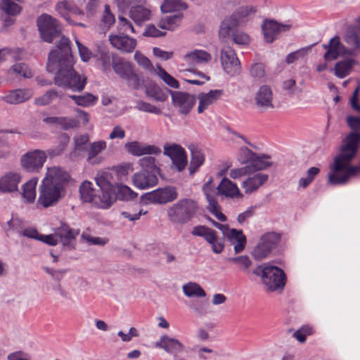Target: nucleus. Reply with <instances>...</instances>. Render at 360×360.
Wrapping results in <instances>:
<instances>
[{
  "label": "nucleus",
  "instance_id": "obj_64",
  "mask_svg": "<svg viewBox=\"0 0 360 360\" xmlns=\"http://www.w3.org/2000/svg\"><path fill=\"white\" fill-rule=\"evenodd\" d=\"M143 34L147 37H159L165 36L166 32L160 31L153 25H150L147 27Z\"/></svg>",
  "mask_w": 360,
  "mask_h": 360
},
{
  "label": "nucleus",
  "instance_id": "obj_62",
  "mask_svg": "<svg viewBox=\"0 0 360 360\" xmlns=\"http://www.w3.org/2000/svg\"><path fill=\"white\" fill-rule=\"evenodd\" d=\"M135 59L137 61L138 64L144 68L145 69L155 71L150 60L145 56L136 53L135 54Z\"/></svg>",
  "mask_w": 360,
  "mask_h": 360
},
{
  "label": "nucleus",
  "instance_id": "obj_35",
  "mask_svg": "<svg viewBox=\"0 0 360 360\" xmlns=\"http://www.w3.org/2000/svg\"><path fill=\"white\" fill-rule=\"evenodd\" d=\"M112 68L120 77L125 79L134 70L132 65L121 58L112 60Z\"/></svg>",
  "mask_w": 360,
  "mask_h": 360
},
{
  "label": "nucleus",
  "instance_id": "obj_7",
  "mask_svg": "<svg viewBox=\"0 0 360 360\" xmlns=\"http://www.w3.org/2000/svg\"><path fill=\"white\" fill-rule=\"evenodd\" d=\"M262 280L267 290H282L285 285L286 276L281 268L264 264Z\"/></svg>",
  "mask_w": 360,
  "mask_h": 360
},
{
  "label": "nucleus",
  "instance_id": "obj_34",
  "mask_svg": "<svg viewBox=\"0 0 360 360\" xmlns=\"http://www.w3.org/2000/svg\"><path fill=\"white\" fill-rule=\"evenodd\" d=\"M182 18L181 14L165 16L160 20L158 27L162 30L172 31L180 25Z\"/></svg>",
  "mask_w": 360,
  "mask_h": 360
},
{
  "label": "nucleus",
  "instance_id": "obj_25",
  "mask_svg": "<svg viewBox=\"0 0 360 360\" xmlns=\"http://www.w3.org/2000/svg\"><path fill=\"white\" fill-rule=\"evenodd\" d=\"M211 59V55L202 50H195L188 53L184 57V60L191 69L195 68L197 65L207 63Z\"/></svg>",
  "mask_w": 360,
  "mask_h": 360
},
{
  "label": "nucleus",
  "instance_id": "obj_1",
  "mask_svg": "<svg viewBox=\"0 0 360 360\" xmlns=\"http://www.w3.org/2000/svg\"><path fill=\"white\" fill-rule=\"evenodd\" d=\"M70 174L60 167L48 168L46 177L39 188L38 203L44 207L56 205L65 195V184Z\"/></svg>",
  "mask_w": 360,
  "mask_h": 360
},
{
  "label": "nucleus",
  "instance_id": "obj_5",
  "mask_svg": "<svg viewBox=\"0 0 360 360\" xmlns=\"http://www.w3.org/2000/svg\"><path fill=\"white\" fill-rule=\"evenodd\" d=\"M198 210V204L191 199H184L171 207L167 214L169 219L174 224H186L195 214Z\"/></svg>",
  "mask_w": 360,
  "mask_h": 360
},
{
  "label": "nucleus",
  "instance_id": "obj_29",
  "mask_svg": "<svg viewBox=\"0 0 360 360\" xmlns=\"http://www.w3.org/2000/svg\"><path fill=\"white\" fill-rule=\"evenodd\" d=\"M32 95V91L30 89H15L9 91L2 99L10 104H18L30 99Z\"/></svg>",
  "mask_w": 360,
  "mask_h": 360
},
{
  "label": "nucleus",
  "instance_id": "obj_37",
  "mask_svg": "<svg viewBox=\"0 0 360 360\" xmlns=\"http://www.w3.org/2000/svg\"><path fill=\"white\" fill-rule=\"evenodd\" d=\"M137 193L133 191L129 186L122 184H117L115 187V201L116 199L121 200H131L136 198Z\"/></svg>",
  "mask_w": 360,
  "mask_h": 360
},
{
  "label": "nucleus",
  "instance_id": "obj_41",
  "mask_svg": "<svg viewBox=\"0 0 360 360\" xmlns=\"http://www.w3.org/2000/svg\"><path fill=\"white\" fill-rule=\"evenodd\" d=\"M37 181L38 179L37 178H33L22 186V197L25 198L28 202H34L36 198V186Z\"/></svg>",
  "mask_w": 360,
  "mask_h": 360
},
{
  "label": "nucleus",
  "instance_id": "obj_43",
  "mask_svg": "<svg viewBox=\"0 0 360 360\" xmlns=\"http://www.w3.org/2000/svg\"><path fill=\"white\" fill-rule=\"evenodd\" d=\"M186 8L187 5L181 0H165L161 6V10L163 13L184 10Z\"/></svg>",
  "mask_w": 360,
  "mask_h": 360
},
{
  "label": "nucleus",
  "instance_id": "obj_49",
  "mask_svg": "<svg viewBox=\"0 0 360 360\" xmlns=\"http://www.w3.org/2000/svg\"><path fill=\"white\" fill-rule=\"evenodd\" d=\"M271 252V250L260 240L259 243L254 248L252 254L256 259L261 260L266 257Z\"/></svg>",
  "mask_w": 360,
  "mask_h": 360
},
{
  "label": "nucleus",
  "instance_id": "obj_2",
  "mask_svg": "<svg viewBox=\"0 0 360 360\" xmlns=\"http://www.w3.org/2000/svg\"><path fill=\"white\" fill-rule=\"evenodd\" d=\"M202 189L208 202V210L221 221H225L226 217L221 212V207L218 203L217 196L231 198H241L243 197L237 185L226 177L222 179L216 188L213 185V179L210 177L203 184Z\"/></svg>",
  "mask_w": 360,
  "mask_h": 360
},
{
  "label": "nucleus",
  "instance_id": "obj_28",
  "mask_svg": "<svg viewBox=\"0 0 360 360\" xmlns=\"http://www.w3.org/2000/svg\"><path fill=\"white\" fill-rule=\"evenodd\" d=\"M223 94L222 90H211L210 92L201 93L198 95L199 105L198 112L202 113L210 105L215 103Z\"/></svg>",
  "mask_w": 360,
  "mask_h": 360
},
{
  "label": "nucleus",
  "instance_id": "obj_53",
  "mask_svg": "<svg viewBox=\"0 0 360 360\" xmlns=\"http://www.w3.org/2000/svg\"><path fill=\"white\" fill-rule=\"evenodd\" d=\"M134 169L131 163H125L115 167V173L117 176L118 180L120 181H124L127 179L129 174Z\"/></svg>",
  "mask_w": 360,
  "mask_h": 360
},
{
  "label": "nucleus",
  "instance_id": "obj_56",
  "mask_svg": "<svg viewBox=\"0 0 360 360\" xmlns=\"http://www.w3.org/2000/svg\"><path fill=\"white\" fill-rule=\"evenodd\" d=\"M256 153L247 147L240 148L238 154V160L242 164L250 165Z\"/></svg>",
  "mask_w": 360,
  "mask_h": 360
},
{
  "label": "nucleus",
  "instance_id": "obj_60",
  "mask_svg": "<svg viewBox=\"0 0 360 360\" xmlns=\"http://www.w3.org/2000/svg\"><path fill=\"white\" fill-rule=\"evenodd\" d=\"M69 142V137L64 136L63 141L60 143L58 146L55 147L54 148L50 149L49 150V154L51 156H58L61 155L65 150L68 143Z\"/></svg>",
  "mask_w": 360,
  "mask_h": 360
},
{
  "label": "nucleus",
  "instance_id": "obj_3",
  "mask_svg": "<svg viewBox=\"0 0 360 360\" xmlns=\"http://www.w3.org/2000/svg\"><path fill=\"white\" fill-rule=\"evenodd\" d=\"M255 12L253 7H240L231 16L226 17L221 22L219 35L220 37L226 38L231 35L233 41L237 44L246 45L250 42V37L244 32L236 30L237 27L242 25L247 20L250 13Z\"/></svg>",
  "mask_w": 360,
  "mask_h": 360
},
{
  "label": "nucleus",
  "instance_id": "obj_27",
  "mask_svg": "<svg viewBox=\"0 0 360 360\" xmlns=\"http://www.w3.org/2000/svg\"><path fill=\"white\" fill-rule=\"evenodd\" d=\"M360 29L357 26H349L345 34V41L351 46L348 49L353 51V56L355 51H360Z\"/></svg>",
  "mask_w": 360,
  "mask_h": 360
},
{
  "label": "nucleus",
  "instance_id": "obj_52",
  "mask_svg": "<svg viewBox=\"0 0 360 360\" xmlns=\"http://www.w3.org/2000/svg\"><path fill=\"white\" fill-rule=\"evenodd\" d=\"M320 172L318 167H312L307 172V177L301 178L299 181V184L302 188H307L314 179L316 176Z\"/></svg>",
  "mask_w": 360,
  "mask_h": 360
},
{
  "label": "nucleus",
  "instance_id": "obj_14",
  "mask_svg": "<svg viewBox=\"0 0 360 360\" xmlns=\"http://www.w3.org/2000/svg\"><path fill=\"white\" fill-rule=\"evenodd\" d=\"M172 98L174 106L177 107L179 112L184 115L188 114L195 103V97L186 92H172Z\"/></svg>",
  "mask_w": 360,
  "mask_h": 360
},
{
  "label": "nucleus",
  "instance_id": "obj_58",
  "mask_svg": "<svg viewBox=\"0 0 360 360\" xmlns=\"http://www.w3.org/2000/svg\"><path fill=\"white\" fill-rule=\"evenodd\" d=\"M250 75L257 79H260L265 76V67L263 63H259L252 65L250 70Z\"/></svg>",
  "mask_w": 360,
  "mask_h": 360
},
{
  "label": "nucleus",
  "instance_id": "obj_36",
  "mask_svg": "<svg viewBox=\"0 0 360 360\" xmlns=\"http://www.w3.org/2000/svg\"><path fill=\"white\" fill-rule=\"evenodd\" d=\"M190 149L191 151V160L188 169L190 174L193 175L203 164L205 161V157L202 153L196 147L192 146L190 148Z\"/></svg>",
  "mask_w": 360,
  "mask_h": 360
},
{
  "label": "nucleus",
  "instance_id": "obj_55",
  "mask_svg": "<svg viewBox=\"0 0 360 360\" xmlns=\"http://www.w3.org/2000/svg\"><path fill=\"white\" fill-rule=\"evenodd\" d=\"M227 262L234 263L238 265L240 270H247L252 264V262L248 256H239L236 257H229Z\"/></svg>",
  "mask_w": 360,
  "mask_h": 360
},
{
  "label": "nucleus",
  "instance_id": "obj_51",
  "mask_svg": "<svg viewBox=\"0 0 360 360\" xmlns=\"http://www.w3.org/2000/svg\"><path fill=\"white\" fill-rule=\"evenodd\" d=\"M281 240V236L275 232L267 233L262 236L261 240L271 250L274 248Z\"/></svg>",
  "mask_w": 360,
  "mask_h": 360
},
{
  "label": "nucleus",
  "instance_id": "obj_4",
  "mask_svg": "<svg viewBox=\"0 0 360 360\" xmlns=\"http://www.w3.org/2000/svg\"><path fill=\"white\" fill-rule=\"evenodd\" d=\"M55 84L68 87L75 91H82L86 84V77L79 75L73 68L72 62L58 66Z\"/></svg>",
  "mask_w": 360,
  "mask_h": 360
},
{
  "label": "nucleus",
  "instance_id": "obj_44",
  "mask_svg": "<svg viewBox=\"0 0 360 360\" xmlns=\"http://www.w3.org/2000/svg\"><path fill=\"white\" fill-rule=\"evenodd\" d=\"M183 291L187 297H203L206 296L205 290L195 283H188L183 286Z\"/></svg>",
  "mask_w": 360,
  "mask_h": 360
},
{
  "label": "nucleus",
  "instance_id": "obj_59",
  "mask_svg": "<svg viewBox=\"0 0 360 360\" xmlns=\"http://www.w3.org/2000/svg\"><path fill=\"white\" fill-rule=\"evenodd\" d=\"M147 94L158 101H165L167 98L166 95L162 92L159 86H154L147 89Z\"/></svg>",
  "mask_w": 360,
  "mask_h": 360
},
{
  "label": "nucleus",
  "instance_id": "obj_54",
  "mask_svg": "<svg viewBox=\"0 0 360 360\" xmlns=\"http://www.w3.org/2000/svg\"><path fill=\"white\" fill-rule=\"evenodd\" d=\"M158 75L170 87L179 88V82L160 66L158 67Z\"/></svg>",
  "mask_w": 360,
  "mask_h": 360
},
{
  "label": "nucleus",
  "instance_id": "obj_22",
  "mask_svg": "<svg viewBox=\"0 0 360 360\" xmlns=\"http://www.w3.org/2000/svg\"><path fill=\"white\" fill-rule=\"evenodd\" d=\"M21 181L20 174L8 172L0 178V192L13 193L18 191V186Z\"/></svg>",
  "mask_w": 360,
  "mask_h": 360
},
{
  "label": "nucleus",
  "instance_id": "obj_21",
  "mask_svg": "<svg viewBox=\"0 0 360 360\" xmlns=\"http://www.w3.org/2000/svg\"><path fill=\"white\" fill-rule=\"evenodd\" d=\"M155 347L165 349L167 352L176 355L184 350V345L178 340L169 337L167 335H162L160 340L155 342Z\"/></svg>",
  "mask_w": 360,
  "mask_h": 360
},
{
  "label": "nucleus",
  "instance_id": "obj_9",
  "mask_svg": "<svg viewBox=\"0 0 360 360\" xmlns=\"http://www.w3.org/2000/svg\"><path fill=\"white\" fill-rule=\"evenodd\" d=\"M79 192L82 199L85 202H89L95 206L101 208H107L110 206V197L97 195L96 191L89 181H84L79 187Z\"/></svg>",
  "mask_w": 360,
  "mask_h": 360
},
{
  "label": "nucleus",
  "instance_id": "obj_20",
  "mask_svg": "<svg viewBox=\"0 0 360 360\" xmlns=\"http://www.w3.org/2000/svg\"><path fill=\"white\" fill-rule=\"evenodd\" d=\"M112 179V176L110 172H103L96 178V184L101 189V195H105L107 194L110 197V205L115 202V185L111 182Z\"/></svg>",
  "mask_w": 360,
  "mask_h": 360
},
{
  "label": "nucleus",
  "instance_id": "obj_18",
  "mask_svg": "<svg viewBox=\"0 0 360 360\" xmlns=\"http://www.w3.org/2000/svg\"><path fill=\"white\" fill-rule=\"evenodd\" d=\"M255 100L257 107L262 111L274 108L273 92L269 86H262L255 94Z\"/></svg>",
  "mask_w": 360,
  "mask_h": 360
},
{
  "label": "nucleus",
  "instance_id": "obj_50",
  "mask_svg": "<svg viewBox=\"0 0 360 360\" xmlns=\"http://www.w3.org/2000/svg\"><path fill=\"white\" fill-rule=\"evenodd\" d=\"M118 31L122 35L128 36L130 33H134V28L129 20L124 17H119Z\"/></svg>",
  "mask_w": 360,
  "mask_h": 360
},
{
  "label": "nucleus",
  "instance_id": "obj_38",
  "mask_svg": "<svg viewBox=\"0 0 360 360\" xmlns=\"http://www.w3.org/2000/svg\"><path fill=\"white\" fill-rule=\"evenodd\" d=\"M69 98L74 101L75 104L83 108L94 105L98 101V97L91 93L82 95H70Z\"/></svg>",
  "mask_w": 360,
  "mask_h": 360
},
{
  "label": "nucleus",
  "instance_id": "obj_6",
  "mask_svg": "<svg viewBox=\"0 0 360 360\" xmlns=\"http://www.w3.org/2000/svg\"><path fill=\"white\" fill-rule=\"evenodd\" d=\"M70 42L68 38L63 36L57 44L58 50L51 51L49 55L46 69L50 72L56 71L58 66L72 62Z\"/></svg>",
  "mask_w": 360,
  "mask_h": 360
},
{
  "label": "nucleus",
  "instance_id": "obj_46",
  "mask_svg": "<svg viewBox=\"0 0 360 360\" xmlns=\"http://www.w3.org/2000/svg\"><path fill=\"white\" fill-rule=\"evenodd\" d=\"M106 143L104 141L94 142L91 144L88 153V161L94 164V158H96L102 150L105 149Z\"/></svg>",
  "mask_w": 360,
  "mask_h": 360
},
{
  "label": "nucleus",
  "instance_id": "obj_39",
  "mask_svg": "<svg viewBox=\"0 0 360 360\" xmlns=\"http://www.w3.org/2000/svg\"><path fill=\"white\" fill-rule=\"evenodd\" d=\"M192 234L203 237L210 245L218 238L215 231L205 226H195L192 231Z\"/></svg>",
  "mask_w": 360,
  "mask_h": 360
},
{
  "label": "nucleus",
  "instance_id": "obj_10",
  "mask_svg": "<svg viewBox=\"0 0 360 360\" xmlns=\"http://www.w3.org/2000/svg\"><path fill=\"white\" fill-rule=\"evenodd\" d=\"M221 61L225 72L231 75H236L240 72V63L235 51L230 46H224L221 52Z\"/></svg>",
  "mask_w": 360,
  "mask_h": 360
},
{
  "label": "nucleus",
  "instance_id": "obj_24",
  "mask_svg": "<svg viewBox=\"0 0 360 360\" xmlns=\"http://www.w3.org/2000/svg\"><path fill=\"white\" fill-rule=\"evenodd\" d=\"M124 146L129 153L136 156L145 154H159L161 152V150L155 146L144 145L137 141L127 143Z\"/></svg>",
  "mask_w": 360,
  "mask_h": 360
},
{
  "label": "nucleus",
  "instance_id": "obj_17",
  "mask_svg": "<svg viewBox=\"0 0 360 360\" xmlns=\"http://www.w3.org/2000/svg\"><path fill=\"white\" fill-rule=\"evenodd\" d=\"M290 27L288 25L279 24L273 20H265L262 27L265 41L271 43L280 32H285Z\"/></svg>",
  "mask_w": 360,
  "mask_h": 360
},
{
  "label": "nucleus",
  "instance_id": "obj_32",
  "mask_svg": "<svg viewBox=\"0 0 360 360\" xmlns=\"http://www.w3.org/2000/svg\"><path fill=\"white\" fill-rule=\"evenodd\" d=\"M228 238L234 245L236 253L241 252L244 250L246 244V237L241 230L231 229Z\"/></svg>",
  "mask_w": 360,
  "mask_h": 360
},
{
  "label": "nucleus",
  "instance_id": "obj_47",
  "mask_svg": "<svg viewBox=\"0 0 360 360\" xmlns=\"http://www.w3.org/2000/svg\"><path fill=\"white\" fill-rule=\"evenodd\" d=\"M62 94L58 93L57 91L51 89L46 92L43 96L37 98L35 100V103L39 105H46L51 103L53 100L57 98H60Z\"/></svg>",
  "mask_w": 360,
  "mask_h": 360
},
{
  "label": "nucleus",
  "instance_id": "obj_45",
  "mask_svg": "<svg viewBox=\"0 0 360 360\" xmlns=\"http://www.w3.org/2000/svg\"><path fill=\"white\" fill-rule=\"evenodd\" d=\"M141 167V171H146L148 172H153L156 174L160 173V168L155 164V159L153 157H144L139 161Z\"/></svg>",
  "mask_w": 360,
  "mask_h": 360
},
{
  "label": "nucleus",
  "instance_id": "obj_12",
  "mask_svg": "<svg viewBox=\"0 0 360 360\" xmlns=\"http://www.w3.org/2000/svg\"><path fill=\"white\" fill-rule=\"evenodd\" d=\"M323 47L326 50L323 58L326 60H334L340 56H353V51H349L341 42L338 36L332 38L328 44H323Z\"/></svg>",
  "mask_w": 360,
  "mask_h": 360
},
{
  "label": "nucleus",
  "instance_id": "obj_26",
  "mask_svg": "<svg viewBox=\"0 0 360 360\" xmlns=\"http://www.w3.org/2000/svg\"><path fill=\"white\" fill-rule=\"evenodd\" d=\"M0 8L7 15L4 18V27H8L14 22V19L9 15H15L20 12V6L11 0H0Z\"/></svg>",
  "mask_w": 360,
  "mask_h": 360
},
{
  "label": "nucleus",
  "instance_id": "obj_40",
  "mask_svg": "<svg viewBox=\"0 0 360 360\" xmlns=\"http://www.w3.org/2000/svg\"><path fill=\"white\" fill-rule=\"evenodd\" d=\"M269 157L267 156H258L255 154L250 165L247 166L250 168V173L255 172L258 170L265 169L271 166V162L269 160Z\"/></svg>",
  "mask_w": 360,
  "mask_h": 360
},
{
  "label": "nucleus",
  "instance_id": "obj_33",
  "mask_svg": "<svg viewBox=\"0 0 360 360\" xmlns=\"http://www.w3.org/2000/svg\"><path fill=\"white\" fill-rule=\"evenodd\" d=\"M129 15L136 24H141L150 19V11L142 6H132L129 11Z\"/></svg>",
  "mask_w": 360,
  "mask_h": 360
},
{
  "label": "nucleus",
  "instance_id": "obj_48",
  "mask_svg": "<svg viewBox=\"0 0 360 360\" xmlns=\"http://www.w3.org/2000/svg\"><path fill=\"white\" fill-rule=\"evenodd\" d=\"M79 122L77 119L58 117L56 125L59 126L63 130H69L79 127Z\"/></svg>",
  "mask_w": 360,
  "mask_h": 360
},
{
  "label": "nucleus",
  "instance_id": "obj_15",
  "mask_svg": "<svg viewBox=\"0 0 360 360\" xmlns=\"http://www.w3.org/2000/svg\"><path fill=\"white\" fill-rule=\"evenodd\" d=\"M164 153L170 157L177 170L181 172L187 165V157L184 149L178 145L165 146Z\"/></svg>",
  "mask_w": 360,
  "mask_h": 360
},
{
  "label": "nucleus",
  "instance_id": "obj_30",
  "mask_svg": "<svg viewBox=\"0 0 360 360\" xmlns=\"http://www.w3.org/2000/svg\"><path fill=\"white\" fill-rule=\"evenodd\" d=\"M268 180V175L264 174H257L252 176H249L242 184L246 193H251L256 191Z\"/></svg>",
  "mask_w": 360,
  "mask_h": 360
},
{
  "label": "nucleus",
  "instance_id": "obj_42",
  "mask_svg": "<svg viewBox=\"0 0 360 360\" xmlns=\"http://www.w3.org/2000/svg\"><path fill=\"white\" fill-rule=\"evenodd\" d=\"M355 60L353 59H347L340 61L335 66V74L340 78H343L348 75L352 70Z\"/></svg>",
  "mask_w": 360,
  "mask_h": 360
},
{
  "label": "nucleus",
  "instance_id": "obj_61",
  "mask_svg": "<svg viewBox=\"0 0 360 360\" xmlns=\"http://www.w3.org/2000/svg\"><path fill=\"white\" fill-rule=\"evenodd\" d=\"M101 20L103 22V24L107 27H110L115 23V16L112 13L110 9V6L108 4L105 5V10L103 13Z\"/></svg>",
  "mask_w": 360,
  "mask_h": 360
},
{
  "label": "nucleus",
  "instance_id": "obj_63",
  "mask_svg": "<svg viewBox=\"0 0 360 360\" xmlns=\"http://www.w3.org/2000/svg\"><path fill=\"white\" fill-rule=\"evenodd\" d=\"M250 174V168L246 165L241 168L231 169L230 171L229 176L232 179H236Z\"/></svg>",
  "mask_w": 360,
  "mask_h": 360
},
{
  "label": "nucleus",
  "instance_id": "obj_13",
  "mask_svg": "<svg viewBox=\"0 0 360 360\" xmlns=\"http://www.w3.org/2000/svg\"><path fill=\"white\" fill-rule=\"evenodd\" d=\"M143 198L151 202L165 204L174 200L177 193L174 187H166L146 193Z\"/></svg>",
  "mask_w": 360,
  "mask_h": 360
},
{
  "label": "nucleus",
  "instance_id": "obj_31",
  "mask_svg": "<svg viewBox=\"0 0 360 360\" xmlns=\"http://www.w3.org/2000/svg\"><path fill=\"white\" fill-rule=\"evenodd\" d=\"M56 10L67 21H70V14H83L78 7H77L72 2L68 1L58 2L56 6Z\"/></svg>",
  "mask_w": 360,
  "mask_h": 360
},
{
  "label": "nucleus",
  "instance_id": "obj_16",
  "mask_svg": "<svg viewBox=\"0 0 360 360\" xmlns=\"http://www.w3.org/2000/svg\"><path fill=\"white\" fill-rule=\"evenodd\" d=\"M79 233V230L72 229L66 224H62L56 229V236L58 237V241L68 249L75 248L76 237Z\"/></svg>",
  "mask_w": 360,
  "mask_h": 360
},
{
  "label": "nucleus",
  "instance_id": "obj_19",
  "mask_svg": "<svg viewBox=\"0 0 360 360\" xmlns=\"http://www.w3.org/2000/svg\"><path fill=\"white\" fill-rule=\"evenodd\" d=\"M132 180L134 186L141 189L155 186L158 181L156 174L141 170L133 175Z\"/></svg>",
  "mask_w": 360,
  "mask_h": 360
},
{
  "label": "nucleus",
  "instance_id": "obj_57",
  "mask_svg": "<svg viewBox=\"0 0 360 360\" xmlns=\"http://www.w3.org/2000/svg\"><path fill=\"white\" fill-rule=\"evenodd\" d=\"M11 70L13 72L25 78H30L32 77V71L25 63L15 64L12 67Z\"/></svg>",
  "mask_w": 360,
  "mask_h": 360
},
{
  "label": "nucleus",
  "instance_id": "obj_11",
  "mask_svg": "<svg viewBox=\"0 0 360 360\" xmlns=\"http://www.w3.org/2000/svg\"><path fill=\"white\" fill-rule=\"evenodd\" d=\"M46 155L40 150H35L25 154L21 158V165L27 172H37L43 167Z\"/></svg>",
  "mask_w": 360,
  "mask_h": 360
},
{
  "label": "nucleus",
  "instance_id": "obj_23",
  "mask_svg": "<svg viewBox=\"0 0 360 360\" xmlns=\"http://www.w3.org/2000/svg\"><path fill=\"white\" fill-rule=\"evenodd\" d=\"M109 40L115 48L124 52H132L136 46V41L128 36L110 35Z\"/></svg>",
  "mask_w": 360,
  "mask_h": 360
},
{
  "label": "nucleus",
  "instance_id": "obj_8",
  "mask_svg": "<svg viewBox=\"0 0 360 360\" xmlns=\"http://www.w3.org/2000/svg\"><path fill=\"white\" fill-rule=\"evenodd\" d=\"M37 26L41 37L46 42L51 43L58 37L61 27L58 21L48 14H43L37 19Z\"/></svg>",
  "mask_w": 360,
  "mask_h": 360
}]
</instances>
